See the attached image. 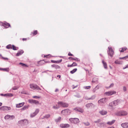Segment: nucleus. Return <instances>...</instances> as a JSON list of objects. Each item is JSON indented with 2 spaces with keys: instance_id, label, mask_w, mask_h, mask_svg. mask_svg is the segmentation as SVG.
<instances>
[{
  "instance_id": "obj_1",
  "label": "nucleus",
  "mask_w": 128,
  "mask_h": 128,
  "mask_svg": "<svg viewBox=\"0 0 128 128\" xmlns=\"http://www.w3.org/2000/svg\"><path fill=\"white\" fill-rule=\"evenodd\" d=\"M30 88L34 90L36 89L37 90H41L40 88L37 85L33 84H30Z\"/></svg>"
},
{
  "instance_id": "obj_2",
  "label": "nucleus",
  "mask_w": 128,
  "mask_h": 128,
  "mask_svg": "<svg viewBox=\"0 0 128 128\" xmlns=\"http://www.w3.org/2000/svg\"><path fill=\"white\" fill-rule=\"evenodd\" d=\"M108 48V54L111 57H112L114 54V50L112 48L110 47H109Z\"/></svg>"
},
{
  "instance_id": "obj_3",
  "label": "nucleus",
  "mask_w": 128,
  "mask_h": 128,
  "mask_svg": "<svg viewBox=\"0 0 128 128\" xmlns=\"http://www.w3.org/2000/svg\"><path fill=\"white\" fill-rule=\"evenodd\" d=\"M116 92L114 90H110L109 91L106 92L104 93V94L106 96H110L113 94H116Z\"/></svg>"
},
{
  "instance_id": "obj_4",
  "label": "nucleus",
  "mask_w": 128,
  "mask_h": 128,
  "mask_svg": "<svg viewBox=\"0 0 128 128\" xmlns=\"http://www.w3.org/2000/svg\"><path fill=\"white\" fill-rule=\"evenodd\" d=\"M11 109L10 107L6 106H2L0 107V110L4 111H7L10 110Z\"/></svg>"
},
{
  "instance_id": "obj_5",
  "label": "nucleus",
  "mask_w": 128,
  "mask_h": 128,
  "mask_svg": "<svg viewBox=\"0 0 128 128\" xmlns=\"http://www.w3.org/2000/svg\"><path fill=\"white\" fill-rule=\"evenodd\" d=\"M58 104L60 105V106H62L63 107H67L68 106V104L62 102H58Z\"/></svg>"
},
{
  "instance_id": "obj_6",
  "label": "nucleus",
  "mask_w": 128,
  "mask_h": 128,
  "mask_svg": "<svg viewBox=\"0 0 128 128\" xmlns=\"http://www.w3.org/2000/svg\"><path fill=\"white\" fill-rule=\"evenodd\" d=\"M69 120L72 122L74 124H76L79 122V120L78 118H71Z\"/></svg>"
},
{
  "instance_id": "obj_7",
  "label": "nucleus",
  "mask_w": 128,
  "mask_h": 128,
  "mask_svg": "<svg viewBox=\"0 0 128 128\" xmlns=\"http://www.w3.org/2000/svg\"><path fill=\"white\" fill-rule=\"evenodd\" d=\"M29 102L31 103L34 104H38L39 102L38 101L33 100H28Z\"/></svg>"
},
{
  "instance_id": "obj_8",
  "label": "nucleus",
  "mask_w": 128,
  "mask_h": 128,
  "mask_svg": "<svg viewBox=\"0 0 128 128\" xmlns=\"http://www.w3.org/2000/svg\"><path fill=\"white\" fill-rule=\"evenodd\" d=\"M70 126V125L68 124H61L60 125V127L62 128H68Z\"/></svg>"
},
{
  "instance_id": "obj_9",
  "label": "nucleus",
  "mask_w": 128,
  "mask_h": 128,
  "mask_svg": "<svg viewBox=\"0 0 128 128\" xmlns=\"http://www.w3.org/2000/svg\"><path fill=\"white\" fill-rule=\"evenodd\" d=\"M107 100V99L106 98H102L101 99L98 101V102L99 104H101L102 103H104L106 102V100Z\"/></svg>"
},
{
  "instance_id": "obj_10",
  "label": "nucleus",
  "mask_w": 128,
  "mask_h": 128,
  "mask_svg": "<svg viewBox=\"0 0 128 128\" xmlns=\"http://www.w3.org/2000/svg\"><path fill=\"white\" fill-rule=\"evenodd\" d=\"M121 126L122 128H128V122L123 123L121 124Z\"/></svg>"
},
{
  "instance_id": "obj_11",
  "label": "nucleus",
  "mask_w": 128,
  "mask_h": 128,
  "mask_svg": "<svg viewBox=\"0 0 128 128\" xmlns=\"http://www.w3.org/2000/svg\"><path fill=\"white\" fill-rule=\"evenodd\" d=\"M86 106L88 108H94V106L92 103H90L86 104Z\"/></svg>"
},
{
  "instance_id": "obj_12",
  "label": "nucleus",
  "mask_w": 128,
  "mask_h": 128,
  "mask_svg": "<svg viewBox=\"0 0 128 128\" xmlns=\"http://www.w3.org/2000/svg\"><path fill=\"white\" fill-rule=\"evenodd\" d=\"M74 109L75 110L81 113H82L84 112V110L80 108H76Z\"/></svg>"
},
{
  "instance_id": "obj_13",
  "label": "nucleus",
  "mask_w": 128,
  "mask_h": 128,
  "mask_svg": "<svg viewBox=\"0 0 128 128\" xmlns=\"http://www.w3.org/2000/svg\"><path fill=\"white\" fill-rule=\"evenodd\" d=\"M2 23V26L6 27V28H8L9 27H10V24L7 22H5L4 23Z\"/></svg>"
},
{
  "instance_id": "obj_14",
  "label": "nucleus",
  "mask_w": 128,
  "mask_h": 128,
  "mask_svg": "<svg viewBox=\"0 0 128 128\" xmlns=\"http://www.w3.org/2000/svg\"><path fill=\"white\" fill-rule=\"evenodd\" d=\"M46 63V62L44 60H42L38 62V66H40L42 65L43 64H44Z\"/></svg>"
},
{
  "instance_id": "obj_15",
  "label": "nucleus",
  "mask_w": 128,
  "mask_h": 128,
  "mask_svg": "<svg viewBox=\"0 0 128 128\" xmlns=\"http://www.w3.org/2000/svg\"><path fill=\"white\" fill-rule=\"evenodd\" d=\"M39 110L38 109H36V110L35 112L33 114H32L31 115V116L32 117H33L36 115L39 112Z\"/></svg>"
},
{
  "instance_id": "obj_16",
  "label": "nucleus",
  "mask_w": 128,
  "mask_h": 128,
  "mask_svg": "<svg viewBox=\"0 0 128 128\" xmlns=\"http://www.w3.org/2000/svg\"><path fill=\"white\" fill-rule=\"evenodd\" d=\"M24 102H22L21 103L17 104L16 105V108H19L22 107L24 104Z\"/></svg>"
},
{
  "instance_id": "obj_17",
  "label": "nucleus",
  "mask_w": 128,
  "mask_h": 128,
  "mask_svg": "<svg viewBox=\"0 0 128 128\" xmlns=\"http://www.w3.org/2000/svg\"><path fill=\"white\" fill-rule=\"evenodd\" d=\"M69 111V110L68 109H66L62 110L61 112V113L64 115H66L67 114L68 112Z\"/></svg>"
},
{
  "instance_id": "obj_18",
  "label": "nucleus",
  "mask_w": 128,
  "mask_h": 128,
  "mask_svg": "<svg viewBox=\"0 0 128 128\" xmlns=\"http://www.w3.org/2000/svg\"><path fill=\"white\" fill-rule=\"evenodd\" d=\"M115 122V120H113L112 121H110L108 122L107 123V124L109 125H111L113 124Z\"/></svg>"
},
{
  "instance_id": "obj_19",
  "label": "nucleus",
  "mask_w": 128,
  "mask_h": 128,
  "mask_svg": "<svg viewBox=\"0 0 128 128\" xmlns=\"http://www.w3.org/2000/svg\"><path fill=\"white\" fill-rule=\"evenodd\" d=\"M24 52L22 50H20L18 51L17 54H16V56H18L20 55H21Z\"/></svg>"
},
{
  "instance_id": "obj_20",
  "label": "nucleus",
  "mask_w": 128,
  "mask_h": 128,
  "mask_svg": "<svg viewBox=\"0 0 128 128\" xmlns=\"http://www.w3.org/2000/svg\"><path fill=\"white\" fill-rule=\"evenodd\" d=\"M127 112L124 111H121V116H124L127 115Z\"/></svg>"
},
{
  "instance_id": "obj_21",
  "label": "nucleus",
  "mask_w": 128,
  "mask_h": 128,
  "mask_svg": "<svg viewBox=\"0 0 128 128\" xmlns=\"http://www.w3.org/2000/svg\"><path fill=\"white\" fill-rule=\"evenodd\" d=\"M20 122H23L24 123V122L25 124H28V121L26 120H20V121H19Z\"/></svg>"
},
{
  "instance_id": "obj_22",
  "label": "nucleus",
  "mask_w": 128,
  "mask_h": 128,
  "mask_svg": "<svg viewBox=\"0 0 128 128\" xmlns=\"http://www.w3.org/2000/svg\"><path fill=\"white\" fill-rule=\"evenodd\" d=\"M102 115H104L106 114L107 113V112L102 110L99 112Z\"/></svg>"
},
{
  "instance_id": "obj_23",
  "label": "nucleus",
  "mask_w": 128,
  "mask_h": 128,
  "mask_svg": "<svg viewBox=\"0 0 128 128\" xmlns=\"http://www.w3.org/2000/svg\"><path fill=\"white\" fill-rule=\"evenodd\" d=\"M38 34V31L37 30H35L33 32H32L31 33V35L32 36H34Z\"/></svg>"
},
{
  "instance_id": "obj_24",
  "label": "nucleus",
  "mask_w": 128,
  "mask_h": 128,
  "mask_svg": "<svg viewBox=\"0 0 128 128\" xmlns=\"http://www.w3.org/2000/svg\"><path fill=\"white\" fill-rule=\"evenodd\" d=\"M127 49L126 47H124V48H120L119 50L121 52H123L124 51H125Z\"/></svg>"
},
{
  "instance_id": "obj_25",
  "label": "nucleus",
  "mask_w": 128,
  "mask_h": 128,
  "mask_svg": "<svg viewBox=\"0 0 128 128\" xmlns=\"http://www.w3.org/2000/svg\"><path fill=\"white\" fill-rule=\"evenodd\" d=\"M52 67L53 68H55L56 69H58L60 68V67L59 66H58L57 65L53 64L52 65Z\"/></svg>"
},
{
  "instance_id": "obj_26",
  "label": "nucleus",
  "mask_w": 128,
  "mask_h": 128,
  "mask_svg": "<svg viewBox=\"0 0 128 128\" xmlns=\"http://www.w3.org/2000/svg\"><path fill=\"white\" fill-rule=\"evenodd\" d=\"M115 114L118 116H121V111L116 112L115 113Z\"/></svg>"
},
{
  "instance_id": "obj_27",
  "label": "nucleus",
  "mask_w": 128,
  "mask_h": 128,
  "mask_svg": "<svg viewBox=\"0 0 128 128\" xmlns=\"http://www.w3.org/2000/svg\"><path fill=\"white\" fill-rule=\"evenodd\" d=\"M102 62L103 64L104 68H107V66L106 63L105 62L104 60H102Z\"/></svg>"
},
{
  "instance_id": "obj_28",
  "label": "nucleus",
  "mask_w": 128,
  "mask_h": 128,
  "mask_svg": "<svg viewBox=\"0 0 128 128\" xmlns=\"http://www.w3.org/2000/svg\"><path fill=\"white\" fill-rule=\"evenodd\" d=\"M116 101H114L109 104V105L111 106H115V102Z\"/></svg>"
},
{
  "instance_id": "obj_29",
  "label": "nucleus",
  "mask_w": 128,
  "mask_h": 128,
  "mask_svg": "<svg viewBox=\"0 0 128 128\" xmlns=\"http://www.w3.org/2000/svg\"><path fill=\"white\" fill-rule=\"evenodd\" d=\"M50 115L49 114H46L44 116L43 118L48 119L50 118Z\"/></svg>"
},
{
  "instance_id": "obj_30",
  "label": "nucleus",
  "mask_w": 128,
  "mask_h": 128,
  "mask_svg": "<svg viewBox=\"0 0 128 128\" xmlns=\"http://www.w3.org/2000/svg\"><path fill=\"white\" fill-rule=\"evenodd\" d=\"M60 107V105H59L58 104V105H56V106H53V108L54 109H58Z\"/></svg>"
},
{
  "instance_id": "obj_31",
  "label": "nucleus",
  "mask_w": 128,
  "mask_h": 128,
  "mask_svg": "<svg viewBox=\"0 0 128 128\" xmlns=\"http://www.w3.org/2000/svg\"><path fill=\"white\" fill-rule=\"evenodd\" d=\"M114 62L116 64H122L120 60H118L115 61Z\"/></svg>"
},
{
  "instance_id": "obj_32",
  "label": "nucleus",
  "mask_w": 128,
  "mask_h": 128,
  "mask_svg": "<svg viewBox=\"0 0 128 128\" xmlns=\"http://www.w3.org/2000/svg\"><path fill=\"white\" fill-rule=\"evenodd\" d=\"M0 70L8 72L9 70V68H0Z\"/></svg>"
},
{
  "instance_id": "obj_33",
  "label": "nucleus",
  "mask_w": 128,
  "mask_h": 128,
  "mask_svg": "<svg viewBox=\"0 0 128 128\" xmlns=\"http://www.w3.org/2000/svg\"><path fill=\"white\" fill-rule=\"evenodd\" d=\"M114 101H116V102H115V106L118 104L120 102V100H114Z\"/></svg>"
},
{
  "instance_id": "obj_34",
  "label": "nucleus",
  "mask_w": 128,
  "mask_h": 128,
  "mask_svg": "<svg viewBox=\"0 0 128 128\" xmlns=\"http://www.w3.org/2000/svg\"><path fill=\"white\" fill-rule=\"evenodd\" d=\"M61 119V118L60 117H59L58 118L55 120V121L56 122L60 121Z\"/></svg>"
},
{
  "instance_id": "obj_35",
  "label": "nucleus",
  "mask_w": 128,
  "mask_h": 128,
  "mask_svg": "<svg viewBox=\"0 0 128 128\" xmlns=\"http://www.w3.org/2000/svg\"><path fill=\"white\" fill-rule=\"evenodd\" d=\"M28 108V106H25L23 107L22 108L21 110H24L26 108Z\"/></svg>"
},
{
  "instance_id": "obj_36",
  "label": "nucleus",
  "mask_w": 128,
  "mask_h": 128,
  "mask_svg": "<svg viewBox=\"0 0 128 128\" xmlns=\"http://www.w3.org/2000/svg\"><path fill=\"white\" fill-rule=\"evenodd\" d=\"M6 48L9 49H12V46L11 44H9L6 47Z\"/></svg>"
},
{
  "instance_id": "obj_37",
  "label": "nucleus",
  "mask_w": 128,
  "mask_h": 128,
  "mask_svg": "<svg viewBox=\"0 0 128 128\" xmlns=\"http://www.w3.org/2000/svg\"><path fill=\"white\" fill-rule=\"evenodd\" d=\"M77 70V68H74V69L70 71V73L71 74H73L75 72H76V71Z\"/></svg>"
},
{
  "instance_id": "obj_38",
  "label": "nucleus",
  "mask_w": 128,
  "mask_h": 128,
  "mask_svg": "<svg viewBox=\"0 0 128 128\" xmlns=\"http://www.w3.org/2000/svg\"><path fill=\"white\" fill-rule=\"evenodd\" d=\"M19 64L21 65L22 66H23L25 67H28V66L27 65L22 63H19Z\"/></svg>"
},
{
  "instance_id": "obj_39",
  "label": "nucleus",
  "mask_w": 128,
  "mask_h": 128,
  "mask_svg": "<svg viewBox=\"0 0 128 128\" xmlns=\"http://www.w3.org/2000/svg\"><path fill=\"white\" fill-rule=\"evenodd\" d=\"M114 86V84H111L108 87H106V89H108L110 88H111L112 87H113Z\"/></svg>"
},
{
  "instance_id": "obj_40",
  "label": "nucleus",
  "mask_w": 128,
  "mask_h": 128,
  "mask_svg": "<svg viewBox=\"0 0 128 128\" xmlns=\"http://www.w3.org/2000/svg\"><path fill=\"white\" fill-rule=\"evenodd\" d=\"M10 118V115H7L6 116L4 117L5 119H9Z\"/></svg>"
},
{
  "instance_id": "obj_41",
  "label": "nucleus",
  "mask_w": 128,
  "mask_h": 128,
  "mask_svg": "<svg viewBox=\"0 0 128 128\" xmlns=\"http://www.w3.org/2000/svg\"><path fill=\"white\" fill-rule=\"evenodd\" d=\"M14 50H17L16 47L14 45H12V48Z\"/></svg>"
},
{
  "instance_id": "obj_42",
  "label": "nucleus",
  "mask_w": 128,
  "mask_h": 128,
  "mask_svg": "<svg viewBox=\"0 0 128 128\" xmlns=\"http://www.w3.org/2000/svg\"><path fill=\"white\" fill-rule=\"evenodd\" d=\"M90 86L84 87V88L86 89H90Z\"/></svg>"
},
{
  "instance_id": "obj_43",
  "label": "nucleus",
  "mask_w": 128,
  "mask_h": 128,
  "mask_svg": "<svg viewBox=\"0 0 128 128\" xmlns=\"http://www.w3.org/2000/svg\"><path fill=\"white\" fill-rule=\"evenodd\" d=\"M15 118V116H14L12 115V116H10V118H11L12 119Z\"/></svg>"
},
{
  "instance_id": "obj_44",
  "label": "nucleus",
  "mask_w": 128,
  "mask_h": 128,
  "mask_svg": "<svg viewBox=\"0 0 128 128\" xmlns=\"http://www.w3.org/2000/svg\"><path fill=\"white\" fill-rule=\"evenodd\" d=\"M84 124L86 126H88L90 125V124L88 122L84 123Z\"/></svg>"
},
{
  "instance_id": "obj_45",
  "label": "nucleus",
  "mask_w": 128,
  "mask_h": 128,
  "mask_svg": "<svg viewBox=\"0 0 128 128\" xmlns=\"http://www.w3.org/2000/svg\"><path fill=\"white\" fill-rule=\"evenodd\" d=\"M128 68V64L126 65L123 68V69L124 70Z\"/></svg>"
},
{
  "instance_id": "obj_46",
  "label": "nucleus",
  "mask_w": 128,
  "mask_h": 128,
  "mask_svg": "<svg viewBox=\"0 0 128 128\" xmlns=\"http://www.w3.org/2000/svg\"><path fill=\"white\" fill-rule=\"evenodd\" d=\"M40 98V97L39 96H34L33 97V98Z\"/></svg>"
},
{
  "instance_id": "obj_47",
  "label": "nucleus",
  "mask_w": 128,
  "mask_h": 128,
  "mask_svg": "<svg viewBox=\"0 0 128 128\" xmlns=\"http://www.w3.org/2000/svg\"><path fill=\"white\" fill-rule=\"evenodd\" d=\"M72 64L73 66H76L77 65V64L75 62H73Z\"/></svg>"
},
{
  "instance_id": "obj_48",
  "label": "nucleus",
  "mask_w": 128,
  "mask_h": 128,
  "mask_svg": "<svg viewBox=\"0 0 128 128\" xmlns=\"http://www.w3.org/2000/svg\"><path fill=\"white\" fill-rule=\"evenodd\" d=\"M128 58V56H126V57H123V58H119L121 60V59H124L125 58Z\"/></svg>"
},
{
  "instance_id": "obj_49",
  "label": "nucleus",
  "mask_w": 128,
  "mask_h": 128,
  "mask_svg": "<svg viewBox=\"0 0 128 128\" xmlns=\"http://www.w3.org/2000/svg\"><path fill=\"white\" fill-rule=\"evenodd\" d=\"M18 88L16 87H14L12 88L13 90H16Z\"/></svg>"
},
{
  "instance_id": "obj_50",
  "label": "nucleus",
  "mask_w": 128,
  "mask_h": 128,
  "mask_svg": "<svg viewBox=\"0 0 128 128\" xmlns=\"http://www.w3.org/2000/svg\"><path fill=\"white\" fill-rule=\"evenodd\" d=\"M123 90L124 91H125L126 90V87L124 86L123 87Z\"/></svg>"
},
{
  "instance_id": "obj_51",
  "label": "nucleus",
  "mask_w": 128,
  "mask_h": 128,
  "mask_svg": "<svg viewBox=\"0 0 128 128\" xmlns=\"http://www.w3.org/2000/svg\"><path fill=\"white\" fill-rule=\"evenodd\" d=\"M44 57H46V58H49L50 57V55H46V56L44 55Z\"/></svg>"
},
{
  "instance_id": "obj_52",
  "label": "nucleus",
  "mask_w": 128,
  "mask_h": 128,
  "mask_svg": "<svg viewBox=\"0 0 128 128\" xmlns=\"http://www.w3.org/2000/svg\"><path fill=\"white\" fill-rule=\"evenodd\" d=\"M51 62L53 63H58V61H54L53 60H51Z\"/></svg>"
},
{
  "instance_id": "obj_53",
  "label": "nucleus",
  "mask_w": 128,
  "mask_h": 128,
  "mask_svg": "<svg viewBox=\"0 0 128 128\" xmlns=\"http://www.w3.org/2000/svg\"><path fill=\"white\" fill-rule=\"evenodd\" d=\"M95 97V96H92L91 98H89V100H90V99H92L94 98Z\"/></svg>"
},
{
  "instance_id": "obj_54",
  "label": "nucleus",
  "mask_w": 128,
  "mask_h": 128,
  "mask_svg": "<svg viewBox=\"0 0 128 128\" xmlns=\"http://www.w3.org/2000/svg\"><path fill=\"white\" fill-rule=\"evenodd\" d=\"M68 55L69 56H73V55L72 54H71V53L70 52H69L68 54Z\"/></svg>"
},
{
  "instance_id": "obj_55",
  "label": "nucleus",
  "mask_w": 128,
  "mask_h": 128,
  "mask_svg": "<svg viewBox=\"0 0 128 128\" xmlns=\"http://www.w3.org/2000/svg\"><path fill=\"white\" fill-rule=\"evenodd\" d=\"M68 67H72V66H73V64H72L71 65H68Z\"/></svg>"
},
{
  "instance_id": "obj_56",
  "label": "nucleus",
  "mask_w": 128,
  "mask_h": 128,
  "mask_svg": "<svg viewBox=\"0 0 128 128\" xmlns=\"http://www.w3.org/2000/svg\"><path fill=\"white\" fill-rule=\"evenodd\" d=\"M96 88H94L93 89V92H96Z\"/></svg>"
},
{
  "instance_id": "obj_57",
  "label": "nucleus",
  "mask_w": 128,
  "mask_h": 128,
  "mask_svg": "<svg viewBox=\"0 0 128 128\" xmlns=\"http://www.w3.org/2000/svg\"><path fill=\"white\" fill-rule=\"evenodd\" d=\"M26 40H27V38H23L22 39V40L23 41H26Z\"/></svg>"
},
{
  "instance_id": "obj_58",
  "label": "nucleus",
  "mask_w": 128,
  "mask_h": 128,
  "mask_svg": "<svg viewBox=\"0 0 128 128\" xmlns=\"http://www.w3.org/2000/svg\"><path fill=\"white\" fill-rule=\"evenodd\" d=\"M2 58L3 59H4V60H8V59L7 58H3V57H2Z\"/></svg>"
},
{
  "instance_id": "obj_59",
  "label": "nucleus",
  "mask_w": 128,
  "mask_h": 128,
  "mask_svg": "<svg viewBox=\"0 0 128 128\" xmlns=\"http://www.w3.org/2000/svg\"><path fill=\"white\" fill-rule=\"evenodd\" d=\"M68 59L70 60H72V59H73V58L72 57H70L68 58Z\"/></svg>"
},
{
  "instance_id": "obj_60",
  "label": "nucleus",
  "mask_w": 128,
  "mask_h": 128,
  "mask_svg": "<svg viewBox=\"0 0 128 128\" xmlns=\"http://www.w3.org/2000/svg\"><path fill=\"white\" fill-rule=\"evenodd\" d=\"M78 59L77 58H73V59L72 60H78Z\"/></svg>"
},
{
  "instance_id": "obj_61",
  "label": "nucleus",
  "mask_w": 128,
  "mask_h": 128,
  "mask_svg": "<svg viewBox=\"0 0 128 128\" xmlns=\"http://www.w3.org/2000/svg\"><path fill=\"white\" fill-rule=\"evenodd\" d=\"M94 78L93 79V80H92V82L93 83H94V82H95V81H94Z\"/></svg>"
},
{
  "instance_id": "obj_62",
  "label": "nucleus",
  "mask_w": 128,
  "mask_h": 128,
  "mask_svg": "<svg viewBox=\"0 0 128 128\" xmlns=\"http://www.w3.org/2000/svg\"><path fill=\"white\" fill-rule=\"evenodd\" d=\"M58 91V89H56L55 90V92H56Z\"/></svg>"
},
{
  "instance_id": "obj_63",
  "label": "nucleus",
  "mask_w": 128,
  "mask_h": 128,
  "mask_svg": "<svg viewBox=\"0 0 128 128\" xmlns=\"http://www.w3.org/2000/svg\"><path fill=\"white\" fill-rule=\"evenodd\" d=\"M108 128H115L113 126H111L108 127Z\"/></svg>"
},
{
  "instance_id": "obj_64",
  "label": "nucleus",
  "mask_w": 128,
  "mask_h": 128,
  "mask_svg": "<svg viewBox=\"0 0 128 128\" xmlns=\"http://www.w3.org/2000/svg\"><path fill=\"white\" fill-rule=\"evenodd\" d=\"M57 77H59V78H60V76L59 75H58L57 76Z\"/></svg>"
}]
</instances>
